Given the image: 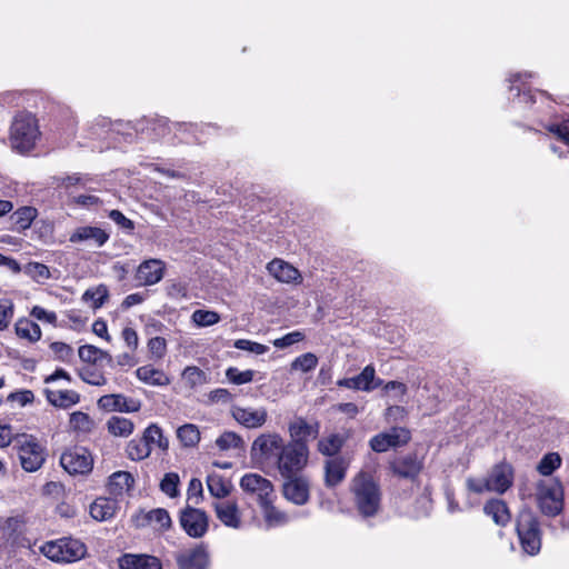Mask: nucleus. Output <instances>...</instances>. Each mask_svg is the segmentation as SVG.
I'll use <instances>...</instances> for the list:
<instances>
[{"label":"nucleus","instance_id":"1","mask_svg":"<svg viewBox=\"0 0 569 569\" xmlns=\"http://www.w3.org/2000/svg\"><path fill=\"white\" fill-rule=\"evenodd\" d=\"M353 501L363 518L375 517L381 506V490L375 479L365 472L358 473L351 485Z\"/></svg>","mask_w":569,"mask_h":569},{"label":"nucleus","instance_id":"2","mask_svg":"<svg viewBox=\"0 0 569 569\" xmlns=\"http://www.w3.org/2000/svg\"><path fill=\"white\" fill-rule=\"evenodd\" d=\"M513 482V469L511 465L501 462L492 467L485 478H468L466 481L468 490L475 493L492 491L505 493Z\"/></svg>","mask_w":569,"mask_h":569},{"label":"nucleus","instance_id":"3","mask_svg":"<svg viewBox=\"0 0 569 569\" xmlns=\"http://www.w3.org/2000/svg\"><path fill=\"white\" fill-rule=\"evenodd\" d=\"M13 449L17 451L21 468L26 472H36L41 469L48 457L47 448L31 435L16 437Z\"/></svg>","mask_w":569,"mask_h":569},{"label":"nucleus","instance_id":"4","mask_svg":"<svg viewBox=\"0 0 569 569\" xmlns=\"http://www.w3.org/2000/svg\"><path fill=\"white\" fill-rule=\"evenodd\" d=\"M308 461V443L288 441L284 443L273 468L278 470L281 477H292L299 475L307 467Z\"/></svg>","mask_w":569,"mask_h":569},{"label":"nucleus","instance_id":"5","mask_svg":"<svg viewBox=\"0 0 569 569\" xmlns=\"http://www.w3.org/2000/svg\"><path fill=\"white\" fill-rule=\"evenodd\" d=\"M40 551L54 562L69 563L82 559L87 553V548L80 540L64 537L47 541L41 546Z\"/></svg>","mask_w":569,"mask_h":569},{"label":"nucleus","instance_id":"6","mask_svg":"<svg viewBox=\"0 0 569 569\" xmlns=\"http://www.w3.org/2000/svg\"><path fill=\"white\" fill-rule=\"evenodd\" d=\"M516 530L523 551L530 556L539 553L541 548V531L536 515L529 509H522L516 521Z\"/></svg>","mask_w":569,"mask_h":569},{"label":"nucleus","instance_id":"7","mask_svg":"<svg viewBox=\"0 0 569 569\" xmlns=\"http://www.w3.org/2000/svg\"><path fill=\"white\" fill-rule=\"evenodd\" d=\"M39 137L36 118L30 113L18 114L11 126L10 141L13 149L20 152L31 150Z\"/></svg>","mask_w":569,"mask_h":569},{"label":"nucleus","instance_id":"8","mask_svg":"<svg viewBox=\"0 0 569 569\" xmlns=\"http://www.w3.org/2000/svg\"><path fill=\"white\" fill-rule=\"evenodd\" d=\"M284 443L277 432L261 433L252 442L251 457L260 465L273 468Z\"/></svg>","mask_w":569,"mask_h":569},{"label":"nucleus","instance_id":"9","mask_svg":"<svg viewBox=\"0 0 569 569\" xmlns=\"http://www.w3.org/2000/svg\"><path fill=\"white\" fill-rule=\"evenodd\" d=\"M537 501L542 513L555 517L563 508V488L558 480H541L537 483Z\"/></svg>","mask_w":569,"mask_h":569},{"label":"nucleus","instance_id":"10","mask_svg":"<svg viewBox=\"0 0 569 569\" xmlns=\"http://www.w3.org/2000/svg\"><path fill=\"white\" fill-rule=\"evenodd\" d=\"M60 465L70 475H84L91 471L93 459L86 448L73 447L61 455Z\"/></svg>","mask_w":569,"mask_h":569},{"label":"nucleus","instance_id":"11","mask_svg":"<svg viewBox=\"0 0 569 569\" xmlns=\"http://www.w3.org/2000/svg\"><path fill=\"white\" fill-rule=\"evenodd\" d=\"M240 488L246 493L254 497L259 506L266 503L271 498H276L272 482L258 473H246L242 476Z\"/></svg>","mask_w":569,"mask_h":569},{"label":"nucleus","instance_id":"12","mask_svg":"<svg viewBox=\"0 0 569 569\" xmlns=\"http://www.w3.org/2000/svg\"><path fill=\"white\" fill-rule=\"evenodd\" d=\"M180 525L191 538H201L209 528V518L206 511L187 506L180 513Z\"/></svg>","mask_w":569,"mask_h":569},{"label":"nucleus","instance_id":"13","mask_svg":"<svg viewBox=\"0 0 569 569\" xmlns=\"http://www.w3.org/2000/svg\"><path fill=\"white\" fill-rule=\"evenodd\" d=\"M282 478L284 479L282 485L283 497L293 505H306L310 497V485L308 479L298 475Z\"/></svg>","mask_w":569,"mask_h":569},{"label":"nucleus","instance_id":"14","mask_svg":"<svg viewBox=\"0 0 569 569\" xmlns=\"http://www.w3.org/2000/svg\"><path fill=\"white\" fill-rule=\"evenodd\" d=\"M410 440V432L405 428H391L387 432L376 435L370 440V447L376 452H386L390 448L406 445Z\"/></svg>","mask_w":569,"mask_h":569},{"label":"nucleus","instance_id":"15","mask_svg":"<svg viewBox=\"0 0 569 569\" xmlns=\"http://www.w3.org/2000/svg\"><path fill=\"white\" fill-rule=\"evenodd\" d=\"M423 468V460L417 453L400 456L390 462V470L399 478L415 480Z\"/></svg>","mask_w":569,"mask_h":569},{"label":"nucleus","instance_id":"16","mask_svg":"<svg viewBox=\"0 0 569 569\" xmlns=\"http://www.w3.org/2000/svg\"><path fill=\"white\" fill-rule=\"evenodd\" d=\"M98 407L108 412L119 411L129 413L139 411L141 402L121 393H111L100 397L98 400Z\"/></svg>","mask_w":569,"mask_h":569},{"label":"nucleus","instance_id":"17","mask_svg":"<svg viewBox=\"0 0 569 569\" xmlns=\"http://www.w3.org/2000/svg\"><path fill=\"white\" fill-rule=\"evenodd\" d=\"M179 569H207L209 555L202 546L180 551L176 556Z\"/></svg>","mask_w":569,"mask_h":569},{"label":"nucleus","instance_id":"18","mask_svg":"<svg viewBox=\"0 0 569 569\" xmlns=\"http://www.w3.org/2000/svg\"><path fill=\"white\" fill-rule=\"evenodd\" d=\"M232 417L237 422L249 429L262 427L268 418V412L264 408H244L234 406L231 409Z\"/></svg>","mask_w":569,"mask_h":569},{"label":"nucleus","instance_id":"19","mask_svg":"<svg viewBox=\"0 0 569 569\" xmlns=\"http://www.w3.org/2000/svg\"><path fill=\"white\" fill-rule=\"evenodd\" d=\"M269 273L279 282L299 284L302 281L300 271L282 259H273L267 264Z\"/></svg>","mask_w":569,"mask_h":569},{"label":"nucleus","instance_id":"20","mask_svg":"<svg viewBox=\"0 0 569 569\" xmlns=\"http://www.w3.org/2000/svg\"><path fill=\"white\" fill-rule=\"evenodd\" d=\"M288 431L290 441L307 443L308 439H316L319 436V422H308L305 418L298 417L289 423Z\"/></svg>","mask_w":569,"mask_h":569},{"label":"nucleus","instance_id":"21","mask_svg":"<svg viewBox=\"0 0 569 569\" xmlns=\"http://www.w3.org/2000/svg\"><path fill=\"white\" fill-rule=\"evenodd\" d=\"M212 507L217 518L229 528L239 529L241 527V515L236 501L223 500L214 501Z\"/></svg>","mask_w":569,"mask_h":569},{"label":"nucleus","instance_id":"22","mask_svg":"<svg viewBox=\"0 0 569 569\" xmlns=\"http://www.w3.org/2000/svg\"><path fill=\"white\" fill-rule=\"evenodd\" d=\"M164 274V263L159 259L143 261L137 270L136 278L144 286L158 283Z\"/></svg>","mask_w":569,"mask_h":569},{"label":"nucleus","instance_id":"23","mask_svg":"<svg viewBox=\"0 0 569 569\" xmlns=\"http://www.w3.org/2000/svg\"><path fill=\"white\" fill-rule=\"evenodd\" d=\"M349 462L345 457H333L325 462V485L329 488L338 486L346 477Z\"/></svg>","mask_w":569,"mask_h":569},{"label":"nucleus","instance_id":"24","mask_svg":"<svg viewBox=\"0 0 569 569\" xmlns=\"http://www.w3.org/2000/svg\"><path fill=\"white\" fill-rule=\"evenodd\" d=\"M136 131L141 132L150 140H156L167 136L170 131V127L164 118H150L139 121Z\"/></svg>","mask_w":569,"mask_h":569},{"label":"nucleus","instance_id":"25","mask_svg":"<svg viewBox=\"0 0 569 569\" xmlns=\"http://www.w3.org/2000/svg\"><path fill=\"white\" fill-rule=\"evenodd\" d=\"M118 502L116 499L99 497L90 505V515L94 520L107 521L116 516Z\"/></svg>","mask_w":569,"mask_h":569},{"label":"nucleus","instance_id":"26","mask_svg":"<svg viewBox=\"0 0 569 569\" xmlns=\"http://www.w3.org/2000/svg\"><path fill=\"white\" fill-rule=\"evenodd\" d=\"M120 569H161L160 562L156 557L123 555L119 559Z\"/></svg>","mask_w":569,"mask_h":569},{"label":"nucleus","instance_id":"27","mask_svg":"<svg viewBox=\"0 0 569 569\" xmlns=\"http://www.w3.org/2000/svg\"><path fill=\"white\" fill-rule=\"evenodd\" d=\"M137 378L150 386L163 387L170 383L169 377L160 369H156L150 365L139 367L136 370Z\"/></svg>","mask_w":569,"mask_h":569},{"label":"nucleus","instance_id":"28","mask_svg":"<svg viewBox=\"0 0 569 569\" xmlns=\"http://www.w3.org/2000/svg\"><path fill=\"white\" fill-rule=\"evenodd\" d=\"M109 239V234L97 227H81L78 228L71 236V242H82L92 240L99 247L103 246Z\"/></svg>","mask_w":569,"mask_h":569},{"label":"nucleus","instance_id":"29","mask_svg":"<svg viewBox=\"0 0 569 569\" xmlns=\"http://www.w3.org/2000/svg\"><path fill=\"white\" fill-rule=\"evenodd\" d=\"M47 400L54 407L69 408L80 401V395L73 390H44Z\"/></svg>","mask_w":569,"mask_h":569},{"label":"nucleus","instance_id":"30","mask_svg":"<svg viewBox=\"0 0 569 569\" xmlns=\"http://www.w3.org/2000/svg\"><path fill=\"white\" fill-rule=\"evenodd\" d=\"M483 511L487 516L491 517L498 526H506L510 520V512L506 502L501 499H491L485 507Z\"/></svg>","mask_w":569,"mask_h":569},{"label":"nucleus","instance_id":"31","mask_svg":"<svg viewBox=\"0 0 569 569\" xmlns=\"http://www.w3.org/2000/svg\"><path fill=\"white\" fill-rule=\"evenodd\" d=\"M134 479L128 471H117L109 477L108 490L113 496H121L133 486Z\"/></svg>","mask_w":569,"mask_h":569},{"label":"nucleus","instance_id":"32","mask_svg":"<svg viewBox=\"0 0 569 569\" xmlns=\"http://www.w3.org/2000/svg\"><path fill=\"white\" fill-rule=\"evenodd\" d=\"M79 358L88 363H102L106 362L112 366L113 359L108 351L99 349L91 345L81 346L78 350Z\"/></svg>","mask_w":569,"mask_h":569},{"label":"nucleus","instance_id":"33","mask_svg":"<svg viewBox=\"0 0 569 569\" xmlns=\"http://www.w3.org/2000/svg\"><path fill=\"white\" fill-rule=\"evenodd\" d=\"M353 381L356 383V390L367 392L382 385L381 379H376V370L371 365L366 366L358 376L353 377Z\"/></svg>","mask_w":569,"mask_h":569},{"label":"nucleus","instance_id":"34","mask_svg":"<svg viewBox=\"0 0 569 569\" xmlns=\"http://www.w3.org/2000/svg\"><path fill=\"white\" fill-rule=\"evenodd\" d=\"M207 487L211 496L222 499L229 496L231 483L219 473H211L207 477Z\"/></svg>","mask_w":569,"mask_h":569},{"label":"nucleus","instance_id":"35","mask_svg":"<svg viewBox=\"0 0 569 569\" xmlns=\"http://www.w3.org/2000/svg\"><path fill=\"white\" fill-rule=\"evenodd\" d=\"M532 73H515L510 77L509 81L511 83L510 91L516 90V96L521 99V101L526 103H533V94L530 90H526L522 86H525L526 80L531 78Z\"/></svg>","mask_w":569,"mask_h":569},{"label":"nucleus","instance_id":"36","mask_svg":"<svg viewBox=\"0 0 569 569\" xmlns=\"http://www.w3.org/2000/svg\"><path fill=\"white\" fill-rule=\"evenodd\" d=\"M343 443L345 438L341 435L332 433L319 440L318 451L330 458L338 457L337 453L341 450Z\"/></svg>","mask_w":569,"mask_h":569},{"label":"nucleus","instance_id":"37","mask_svg":"<svg viewBox=\"0 0 569 569\" xmlns=\"http://www.w3.org/2000/svg\"><path fill=\"white\" fill-rule=\"evenodd\" d=\"M273 500L274 498H271L266 503L260 505L263 518L270 527L282 526L288 522V516L273 506Z\"/></svg>","mask_w":569,"mask_h":569},{"label":"nucleus","instance_id":"38","mask_svg":"<svg viewBox=\"0 0 569 569\" xmlns=\"http://www.w3.org/2000/svg\"><path fill=\"white\" fill-rule=\"evenodd\" d=\"M108 431L117 437H128L133 432V422L123 417L113 416L107 422Z\"/></svg>","mask_w":569,"mask_h":569},{"label":"nucleus","instance_id":"39","mask_svg":"<svg viewBox=\"0 0 569 569\" xmlns=\"http://www.w3.org/2000/svg\"><path fill=\"white\" fill-rule=\"evenodd\" d=\"M14 328L16 333L20 338L28 339L31 342L38 341L41 338L40 327L29 319L18 320Z\"/></svg>","mask_w":569,"mask_h":569},{"label":"nucleus","instance_id":"40","mask_svg":"<svg viewBox=\"0 0 569 569\" xmlns=\"http://www.w3.org/2000/svg\"><path fill=\"white\" fill-rule=\"evenodd\" d=\"M127 456L132 461H140L148 458L151 453L150 447L141 438L132 439L126 448Z\"/></svg>","mask_w":569,"mask_h":569},{"label":"nucleus","instance_id":"41","mask_svg":"<svg viewBox=\"0 0 569 569\" xmlns=\"http://www.w3.org/2000/svg\"><path fill=\"white\" fill-rule=\"evenodd\" d=\"M141 439L146 441V445H148L150 449H152L153 445L162 450L168 448V440L163 438L162 430L157 425H150L146 428Z\"/></svg>","mask_w":569,"mask_h":569},{"label":"nucleus","instance_id":"42","mask_svg":"<svg viewBox=\"0 0 569 569\" xmlns=\"http://www.w3.org/2000/svg\"><path fill=\"white\" fill-rule=\"evenodd\" d=\"M109 292L106 286L100 284L97 288L87 289L82 295L84 302H90L93 309L102 307L108 299Z\"/></svg>","mask_w":569,"mask_h":569},{"label":"nucleus","instance_id":"43","mask_svg":"<svg viewBox=\"0 0 569 569\" xmlns=\"http://www.w3.org/2000/svg\"><path fill=\"white\" fill-rule=\"evenodd\" d=\"M23 272L38 283H43L51 278V272L48 266L40 262H29L24 266Z\"/></svg>","mask_w":569,"mask_h":569},{"label":"nucleus","instance_id":"44","mask_svg":"<svg viewBox=\"0 0 569 569\" xmlns=\"http://www.w3.org/2000/svg\"><path fill=\"white\" fill-rule=\"evenodd\" d=\"M177 437L184 447H193L200 440V431L197 426L187 423L177 430Z\"/></svg>","mask_w":569,"mask_h":569},{"label":"nucleus","instance_id":"45","mask_svg":"<svg viewBox=\"0 0 569 569\" xmlns=\"http://www.w3.org/2000/svg\"><path fill=\"white\" fill-rule=\"evenodd\" d=\"M561 466V457L557 452H550L542 457L537 466V470L542 476H550Z\"/></svg>","mask_w":569,"mask_h":569},{"label":"nucleus","instance_id":"46","mask_svg":"<svg viewBox=\"0 0 569 569\" xmlns=\"http://www.w3.org/2000/svg\"><path fill=\"white\" fill-rule=\"evenodd\" d=\"M216 445L220 450L240 449L243 447V440L236 432L226 431L217 438Z\"/></svg>","mask_w":569,"mask_h":569},{"label":"nucleus","instance_id":"47","mask_svg":"<svg viewBox=\"0 0 569 569\" xmlns=\"http://www.w3.org/2000/svg\"><path fill=\"white\" fill-rule=\"evenodd\" d=\"M182 378L190 388H196L207 382L206 372L198 367H187L182 372Z\"/></svg>","mask_w":569,"mask_h":569},{"label":"nucleus","instance_id":"48","mask_svg":"<svg viewBox=\"0 0 569 569\" xmlns=\"http://www.w3.org/2000/svg\"><path fill=\"white\" fill-rule=\"evenodd\" d=\"M318 365V358L312 352L303 353L297 357L291 363V370H299L302 372H309L313 370Z\"/></svg>","mask_w":569,"mask_h":569},{"label":"nucleus","instance_id":"49","mask_svg":"<svg viewBox=\"0 0 569 569\" xmlns=\"http://www.w3.org/2000/svg\"><path fill=\"white\" fill-rule=\"evenodd\" d=\"M179 483L180 479L178 473L168 472L160 482V489L170 498H176L179 495Z\"/></svg>","mask_w":569,"mask_h":569},{"label":"nucleus","instance_id":"50","mask_svg":"<svg viewBox=\"0 0 569 569\" xmlns=\"http://www.w3.org/2000/svg\"><path fill=\"white\" fill-rule=\"evenodd\" d=\"M193 322L199 327H209L220 321V316L211 310H196L192 313Z\"/></svg>","mask_w":569,"mask_h":569},{"label":"nucleus","instance_id":"51","mask_svg":"<svg viewBox=\"0 0 569 569\" xmlns=\"http://www.w3.org/2000/svg\"><path fill=\"white\" fill-rule=\"evenodd\" d=\"M254 371L253 370H244L240 371L236 367H230L226 370L227 379L233 385H244L249 383L253 380Z\"/></svg>","mask_w":569,"mask_h":569},{"label":"nucleus","instance_id":"52","mask_svg":"<svg viewBox=\"0 0 569 569\" xmlns=\"http://www.w3.org/2000/svg\"><path fill=\"white\" fill-rule=\"evenodd\" d=\"M146 518L150 523L158 525L161 529H167L171 525V519L168 511L161 508L150 510L146 515Z\"/></svg>","mask_w":569,"mask_h":569},{"label":"nucleus","instance_id":"53","mask_svg":"<svg viewBox=\"0 0 569 569\" xmlns=\"http://www.w3.org/2000/svg\"><path fill=\"white\" fill-rule=\"evenodd\" d=\"M234 348L248 351L254 355H263L269 351V347L248 339H238L234 341Z\"/></svg>","mask_w":569,"mask_h":569},{"label":"nucleus","instance_id":"54","mask_svg":"<svg viewBox=\"0 0 569 569\" xmlns=\"http://www.w3.org/2000/svg\"><path fill=\"white\" fill-rule=\"evenodd\" d=\"M36 217V210L30 207H24L16 211L12 216L14 222L21 229L29 228Z\"/></svg>","mask_w":569,"mask_h":569},{"label":"nucleus","instance_id":"55","mask_svg":"<svg viewBox=\"0 0 569 569\" xmlns=\"http://www.w3.org/2000/svg\"><path fill=\"white\" fill-rule=\"evenodd\" d=\"M80 377L84 382L92 386H103L107 383L106 377L101 372L92 369L91 367L83 368L80 371Z\"/></svg>","mask_w":569,"mask_h":569},{"label":"nucleus","instance_id":"56","mask_svg":"<svg viewBox=\"0 0 569 569\" xmlns=\"http://www.w3.org/2000/svg\"><path fill=\"white\" fill-rule=\"evenodd\" d=\"M70 426L74 430L88 431L91 428V419L87 413L76 411L70 416Z\"/></svg>","mask_w":569,"mask_h":569},{"label":"nucleus","instance_id":"57","mask_svg":"<svg viewBox=\"0 0 569 569\" xmlns=\"http://www.w3.org/2000/svg\"><path fill=\"white\" fill-rule=\"evenodd\" d=\"M305 335L300 331H292L287 335H284L281 338H278L273 341V346L279 349H284L287 347H290L301 340H303Z\"/></svg>","mask_w":569,"mask_h":569},{"label":"nucleus","instance_id":"58","mask_svg":"<svg viewBox=\"0 0 569 569\" xmlns=\"http://www.w3.org/2000/svg\"><path fill=\"white\" fill-rule=\"evenodd\" d=\"M13 317V305L8 300H0V330L8 328Z\"/></svg>","mask_w":569,"mask_h":569},{"label":"nucleus","instance_id":"59","mask_svg":"<svg viewBox=\"0 0 569 569\" xmlns=\"http://www.w3.org/2000/svg\"><path fill=\"white\" fill-rule=\"evenodd\" d=\"M109 219H111L116 224H118L121 229L131 232L134 229V223L132 220L128 219L121 211L111 210L108 213Z\"/></svg>","mask_w":569,"mask_h":569},{"label":"nucleus","instance_id":"60","mask_svg":"<svg viewBox=\"0 0 569 569\" xmlns=\"http://www.w3.org/2000/svg\"><path fill=\"white\" fill-rule=\"evenodd\" d=\"M148 349L156 358L160 359L167 351V342L162 337H154L148 341Z\"/></svg>","mask_w":569,"mask_h":569},{"label":"nucleus","instance_id":"61","mask_svg":"<svg viewBox=\"0 0 569 569\" xmlns=\"http://www.w3.org/2000/svg\"><path fill=\"white\" fill-rule=\"evenodd\" d=\"M50 349L56 355V357L61 361H68L72 357V348L64 342H52L50 345Z\"/></svg>","mask_w":569,"mask_h":569},{"label":"nucleus","instance_id":"62","mask_svg":"<svg viewBox=\"0 0 569 569\" xmlns=\"http://www.w3.org/2000/svg\"><path fill=\"white\" fill-rule=\"evenodd\" d=\"M202 482L197 478H192L187 490L188 501H192L194 505H198L199 499L202 497Z\"/></svg>","mask_w":569,"mask_h":569},{"label":"nucleus","instance_id":"63","mask_svg":"<svg viewBox=\"0 0 569 569\" xmlns=\"http://www.w3.org/2000/svg\"><path fill=\"white\" fill-rule=\"evenodd\" d=\"M31 316L37 320L44 321L48 323H54L57 321V315L53 311H48L42 307L34 306L31 310Z\"/></svg>","mask_w":569,"mask_h":569},{"label":"nucleus","instance_id":"64","mask_svg":"<svg viewBox=\"0 0 569 569\" xmlns=\"http://www.w3.org/2000/svg\"><path fill=\"white\" fill-rule=\"evenodd\" d=\"M548 129L550 132L555 133L560 140L569 144V119L563 120L559 124H552Z\"/></svg>","mask_w":569,"mask_h":569}]
</instances>
